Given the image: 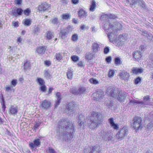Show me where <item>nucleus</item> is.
Listing matches in <instances>:
<instances>
[{"label":"nucleus","instance_id":"nucleus-1","mask_svg":"<svg viewBox=\"0 0 153 153\" xmlns=\"http://www.w3.org/2000/svg\"><path fill=\"white\" fill-rule=\"evenodd\" d=\"M117 16L113 14L102 13L100 17L101 20L105 21L103 25V29L108 33V35L110 42L114 43L117 42V31L121 28L120 24L115 22L113 23L111 19H114Z\"/></svg>","mask_w":153,"mask_h":153},{"label":"nucleus","instance_id":"nucleus-2","mask_svg":"<svg viewBox=\"0 0 153 153\" xmlns=\"http://www.w3.org/2000/svg\"><path fill=\"white\" fill-rule=\"evenodd\" d=\"M75 130L73 124L68 119H62L58 123L56 135L63 140L68 141L73 138Z\"/></svg>","mask_w":153,"mask_h":153},{"label":"nucleus","instance_id":"nucleus-3","mask_svg":"<svg viewBox=\"0 0 153 153\" xmlns=\"http://www.w3.org/2000/svg\"><path fill=\"white\" fill-rule=\"evenodd\" d=\"M102 116L100 112H91L87 117L86 122L88 127L92 130L99 126L101 122Z\"/></svg>","mask_w":153,"mask_h":153},{"label":"nucleus","instance_id":"nucleus-4","mask_svg":"<svg viewBox=\"0 0 153 153\" xmlns=\"http://www.w3.org/2000/svg\"><path fill=\"white\" fill-rule=\"evenodd\" d=\"M132 126L136 130L142 128L143 123L141 118L139 116L135 117L133 119Z\"/></svg>","mask_w":153,"mask_h":153},{"label":"nucleus","instance_id":"nucleus-5","mask_svg":"<svg viewBox=\"0 0 153 153\" xmlns=\"http://www.w3.org/2000/svg\"><path fill=\"white\" fill-rule=\"evenodd\" d=\"M128 130L126 126H124L117 133L116 136L119 141L123 139L125 136L128 134Z\"/></svg>","mask_w":153,"mask_h":153},{"label":"nucleus","instance_id":"nucleus-6","mask_svg":"<svg viewBox=\"0 0 153 153\" xmlns=\"http://www.w3.org/2000/svg\"><path fill=\"white\" fill-rule=\"evenodd\" d=\"M99 134L102 139L105 141H110L112 139L113 137L111 134L108 133L107 131L101 130Z\"/></svg>","mask_w":153,"mask_h":153},{"label":"nucleus","instance_id":"nucleus-7","mask_svg":"<svg viewBox=\"0 0 153 153\" xmlns=\"http://www.w3.org/2000/svg\"><path fill=\"white\" fill-rule=\"evenodd\" d=\"M130 5H134L138 4V5L141 6L144 9L146 8V6L144 1L143 0H126Z\"/></svg>","mask_w":153,"mask_h":153},{"label":"nucleus","instance_id":"nucleus-8","mask_svg":"<svg viewBox=\"0 0 153 153\" xmlns=\"http://www.w3.org/2000/svg\"><path fill=\"white\" fill-rule=\"evenodd\" d=\"M40 107L41 109L47 110L51 107V102L47 100L40 102Z\"/></svg>","mask_w":153,"mask_h":153},{"label":"nucleus","instance_id":"nucleus-9","mask_svg":"<svg viewBox=\"0 0 153 153\" xmlns=\"http://www.w3.org/2000/svg\"><path fill=\"white\" fill-rule=\"evenodd\" d=\"M118 90L114 86H110L108 87L107 89V93L113 97H117V91Z\"/></svg>","mask_w":153,"mask_h":153},{"label":"nucleus","instance_id":"nucleus-10","mask_svg":"<svg viewBox=\"0 0 153 153\" xmlns=\"http://www.w3.org/2000/svg\"><path fill=\"white\" fill-rule=\"evenodd\" d=\"M118 95L117 100L120 102H124L126 96V93L122 91L118 90L117 91V95Z\"/></svg>","mask_w":153,"mask_h":153},{"label":"nucleus","instance_id":"nucleus-11","mask_svg":"<svg viewBox=\"0 0 153 153\" xmlns=\"http://www.w3.org/2000/svg\"><path fill=\"white\" fill-rule=\"evenodd\" d=\"M104 92L101 90H98L96 93L93 94L94 99L96 101H100L104 96Z\"/></svg>","mask_w":153,"mask_h":153},{"label":"nucleus","instance_id":"nucleus-12","mask_svg":"<svg viewBox=\"0 0 153 153\" xmlns=\"http://www.w3.org/2000/svg\"><path fill=\"white\" fill-rule=\"evenodd\" d=\"M33 143H31L29 144V146L31 149H33L35 147H39L41 145L40 140L38 138L35 139L33 140Z\"/></svg>","mask_w":153,"mask_h":153},{"label":"nucleus","instance_id":"nucleus-13","mask_svg":"<svg viewBox=\"0 0 153 153\" xmlns=\"http://www.w3.org/2000/svg\"><path fill=\"white\" fill-rule=\"evenodd\" d=\"M23 11V10L21 8H16L12 10L11 15L17 16L21 15Z\"/></svg>","mask_w":153,"mask_h":153},{"label":"nucleus","instance_id":"nucleus-14","mask_svg":"<svg viewBox=\"0 0 153 153\" xmlns=\"http://www.w3.org/2000/svg\"><path fill=\"white\" fill-rule=\"evenodd\" d=\"M50 5L46 2H43L39 5L38 10L40 11H44L50 9Z\"/></svg>","mask_w":153,"mask_h":153},{"label":"nucleus","instance_id":"nucleus-15","mask_svg":"<svg viewBox=\"0 0 153 153\" xmlns=\"http://www.w3.org/2000/svg\"><path fill=\"white\" fill-rule=\"evenodd\" d=\"M78 127L80 128L84 124L85 122V117L82 114L79 115L78 119Z\"/></svg>","mask_w":153,"mask_h":153},{"label":"nucleus","instance_id":"nucleus-16","mask_svg":"<svg viewBox=\"0 0 153 153\" xmlns=\"http://www.w3.org/2000/svg\"><path fill=\"white\" fill-rule=\"evenodd\" d=\"M108 121L110 123V125L114 129L117 130L119 128V126L117 123H115L113 118H110L108 120Z\"/></svg>","mask_w":153,"mask_h":153},{"label":"nucleus","instance_id":"nucleus-17","mask_svg":"<svg viewBox=\"0 0 153 153\" xmlns=\"http://www.w3.org/2000/svg\"><path fill=\"white\" fill-rule=\"evenodd\" d=\"M75 107L74 104L73 102H70L68 104L66 105L65 109L70 112H72L74 111Z\"/></svg>","mask_w":153,"mask_h":153},{"label":"nucleus","instance_id":"nucleus-18","mask_svg":"<svg viewBox=\"0 0 153 153\" xmlns=\"http://www.w3.org/2000/svg\"><path fill=\"white\" fill-rule=\"evenodd\" d=\"M101 151L100 147L96 145L92 147L91 150L89 153H100Z\"/></svg>","mask_w":153,"mask_h":153},{"label":"nucleus","instance_id":"nucleus-19","mask_svg":"<svg viewBox=\"0 0 153 153\" xmlns=\"http://www.w3.org/2000/svg\"><path fill=\"white\" fill-rule=\"evenodd\" d=\"M120 75L121 78L125 80H128L130 76L128 73L126 71H123L120 74Z\"/></svg>","mask_w":153,"mask_h":153},{"label":"nucleus","instance_id":"nucleus-20","mask_svg":"<svg viewBox=\"0 0 153 153\" xmlns=\"http://www.w3.org/2000/svg\"><path fill=\"white\" fill-rule=\"evenodd\" d=\"M132 55L136 60H138L140 59L142 56L141 53L140 51H138L133 52Z\"/></svg>","mask_w":153,"mask_h":153},{"label":"nucleus","instance_id":"nucleus-21","mask_svg":"<svg viewBox=\"0 0 153 153\" xmlns=\"http://www.w3.org/2000/svg\"><path fill=\"white\" fill-rule=\"evenodd\" d=\"M100 45L96 42L92 43V47L93 52L95 53H97L100 50Z\"/></svg>","mask_w":153,"mask_h":153},{"label":"nucleus","instance_id":"nucleus-22","mask_svg":"<svg viewBox=\"0 0 153 153\" xmlns=\"http://www.w3.org/2000/svg\"><path fill=\"white\" fill-rule=\"evenodd\" d=\"M56 97L57 98V100L56 101V104L55 105V108H56L58 107V106L60 104L61 100L62 99L61 97V94L59 92H58L56 93Z\"/></svg>","mask_w":153,"mask_h":153},{"label":"nucleus","instance_id":"nucleus-23","mask_svg":"<svg viewBox=\"0 0 153 153\" xmlns=\"http://www.w3.org/2000/svg\"><path fill=\"white\" fill-rule=\"evenodd\" d=\"M10 113L12 115H15L18 113V108L14 106H12L9 108Z\"/></svg>","mask_w":153,"mask_h":153},{"label":"nucleus","instance_id":"nucleus-24","mask_svg":"<svg viewBox=\"0 0 153 153\" xmlns=\"http://www.w3.org/2000/svg\"><path fill=\"white\" fill-rule=\"evenodd\" d=\"M68 33L67 30L66 29L61 30L59 34V37L62 39H65Z\"/></svg>","mask_w":153,"mask_h":153},{"label":"nucleus","instance_id":"nucleus-25","mask_svg":"<svg viewBox=\"0 0 153 153\" xmlns=\"http://www.w3.org/2000/svg\"><path fill=\"white\" fill-rule=\"evenodd\" d=\"M46 48L45 47L39 46L37 48L36 51L39 54L44 53Z\"/></svg>","mask_w":153,"mask_h":153},{"label":"nucleus","instance_id":"nucleus-26","mask_svg":"<svg viewBox=\"0 0 153 153\" xmlns=\"http://www.w3.org/2000/svg\"><path fill=\"white\" fill-rule=\"evenodd\" d=\"M78 13L79 16V17L83 18L85 17V18L87 16V13L82 9H80Z\"/></svg>","mask_w":153,"mask_h":153},{"label":"nucleus","instance_id":"nucleus-27","mask_svg":"<svg viewBox=\"0 0 153 153\" xmlns=\"http://www.w3.org/2000/svg\"><path fill=\"white\" fill-rule=\"evenodd\" d=\"M132 70L133 73L135 74H137L138 73H141L143 71L142 69L134 67L132 68Z\"/></svg>","mask_w":153,"mask_h":153},{"label":"nucleus","instance_id":"nucleus-28","mask_svg":"<svg viewBox=\"0 0 153 153\" xmlns=\"http://www.w3.org/2000/svg\"><path fill=\"white\" fill-rule=\"evenodd\" d=\"M1 101H0L1 103L2 106V108L3 112H4L6 108V106L5 105V102L3 97L2 96V97H1Z\"/></svg>","mask_w":153,"mask_h":153},{"label":"nucleus","instance_id":"nucleus-29","mask_svg":"<svg viewBox=\"0 0 153 153\" xmlns=\"http://www.w3.org/2000/svg\"><path fill=\"white\" fill-rule=\"evenodd\" d=\"M150 101L149 96H146L143 97V101L145 105H149Z\"/></svg>","mask_w":153,"mask_h":153},{"label":"nucleus","instance_id":"nucleus-30","mask_svg":"<svg viewBox=\"0 0 153 153\" xmlns=\"http://www.w3.org/2000/svg\"><path fill=\"white\" fill-rule=\"evenodd\" d=\"M24 69L25 72L27 70H30V65L29 61H27L24 63Z\"/></svg>","mask_w":153,"mask_h":153},{"label":"nucleus","instance_id":"nucleus-31","mask_svg":"<svg viewBox=\"0 0 153 153\" xmlns=\"http://www.w3.org/2000/svg\"><path fill=\"white\" fill-rule=\"evenodd\" d=\"M96 5L95 1L94 0L92 1L90 8V11L92 12L94 11L96 8Z\"/></svg>","mask_w":153,"mask_h":153},{"label":"nucleus","instance_id":"nucleus-32","mask_svg":"<svg viewBox=\"0 0 153 153\" xmlns=\"http://www.w3.org/2000/svg\"><path fill=\"white\" fill-rule=\"evenodd\" d=\"M46 35L47 39H51L52 38L54 37L53 32H51L50 31H48L46 33Z\"/></svg>","mask_w":153,"mask_h":153},{"label":"nucleus","instance_id":"nucleus-33","mask_svg":"<svg viewBox=\"0 0 153 153\" xmlns=\"http://www.w3.org/2000/svg\"><path fill=\"white\" fill-rule=\"evenodd\" d=\"M36 81L40 86L45 84V82L43 79L41 78H38Z\"/></svg>","mask_w":153,"mask_h":153},{"label":"nucleus","instance_id":"nucleus-34","mask_svg":"<svg viewBox=\"0 0 153 153\" xmlns=\"http://www.w3.org/2000/svg\"><path fill=\"white\" fill-rule=\"evenodd\" d=\"M24 21V24L25 26H30L31 23V21L28 19H26L23 20Z\"/></svg>","mask_w":153,"mask_h":153},{"label":"nucleus","instance_id":"nucleus-35","mask_svg":"<svg viewBox=\"0 0 153 153\" xmlns=\"http://www.w3.org/2000/svg\"><path fill=\"white\" fill-rule=\"evenodd\" d=\"M138 101L133 98L132 100H129V105H135L137 104Z\"/></svg>","mask_w":153,"mask_h":153},{"label":"nucleus","instance_id":"nucleus-36","mask_svg":"<svg viewBox=\"0 0 153 153\" xmlns=\"http://www.w3.org/2000/svg\"><path fill=\"white\" fill-rule=\"evenodd\" d=\"M67 78L69 79H71L72 77V73L70 69H68L66 73Z\"/></svg>","mask_w":153,"mask_h":153},{"label":"nucleus","instance_id":"nucleus-37","mask_svg":"<svg viewBox=\"0 0 153 153\" xmlns=\"http://www.w3.org/2000/svg\"><path fill=\"white\" fill-rule=\"evenodd\" d=\"M52 24L55 25H57L59 23V22L58 19L57 18H55L53 19H51V20Z\"/></svg>","mask_w":153,"mask_h":153},{"label":"nucleus","instance_id":"nucleus-38","mask_svg":"<svg viewBox=\"0 0 153 153\" xmlns=\"http://www.w3.org/2000/svg\"><path fill=\"white\" fill-rule=\"evenodd\" d=\"M89 81L91 83L97 85L99 84V82L94 78H91Z\"/></svg>","mask_w":153,"mask_h":153},{"label":"nucleus","instance_id":"nucleus-39","mask_svg":"<svg viewBox=\"0 0 153 153\" xmlns=\"http://www.w3.org/2000/svg\"><path fill=\"white\" fill-rule=\"evenodd\" d=\"M79 94H81L85 93L86 90V89L85 88L80 87L78 88Z\"/></svg>","mask_w":153,"mask_h":153},{"label":"nucleus","instance_id":"nucleus-40","mask_svg":"<svg viewBox=\"0 0 153 153\" xmlns=\"http://www.w3.org/2000/svg\"><path fill=\"white\" fill-rule=\"evenodd\" d=\"M78 90L75 88H72L71 89V92L74 95L79 94Z\"/></svg>","mask_w":153,"mask_h":153},{"label":"nucleus","instance_id":"nucleus-41","mask_svg":"<svg viewBox=\"0 0 153 153\" xmlns=\"http://www.w3.org/2000/svg\"><path fill=\"white\" fill-rule=\"evenodd\" d=\"M115 63L118 65H120L122 63V62L120 59L118 57H117L115 59Z\"/></svg>","mask_w":153,"mask_h":153},{"label":"nucleus","instance_id":"nucleus-42","mask_svg":"<svg viewBox=\"0 0 153 153\" xmlns=\"http://www.w3.org/2000/svg\"><path fill=\"white\" fill-rule=\"evenodd\" d=\"M78 39V36L76 34H74L72 36L71 39L73 41H76Z\"/></svg>","mask_w":153,"mask_h":153},{"label":"nucleus","instance_id":"nucleus-43","mask_svg":"<svg viewBox=\"0 0 153 153\" xmlns=\"http://www.w3.org/2000/svg\"><path fill=\"white\" fill-rule=\"evenodd\" d=\"M115 73L114 71L113 70H110L108 74V76L109 78L113 77Z\"/></svg>","mask_w":153,"mask_h":153},{"label":"nucleus","instance_id":"nucleus-44","mask_svg":"<svg viewBox=\"0 0 153 153\" xmlns=\"http://www.w3.org/2000/svg\"><path fill=\"white\" fill-rule=\"evenodd\" d=\"M149 130L152 128L153 127V120L151 121L148 123L146 127Z\"/></svg>","mask_w":153,"mask_h":153},{"label":"nucleus","instance_id":"nucleus-45","mask_svg":"<svg viewBox=\"0 0 153 153\" xmlns=\"http://www.w3.org/2000/svg\"><path fill=\"white\" fill-rule=\"evenodd\" d=\"M149 67H150V69L151 70H152V68H153V56H152L151 58Z\"/></svg>","mask_w":153,"mask_h":153},{"label":"nucleus","instance_id":"nucleus-46","mask_svg":"<svg viewBox=\"0 0 153 153\" xmlns=\"http://www.w3.org/2000/svg\"><path fill=\"white\" fill-rule=\"evenodd\" d=\"M55 56L57 60H61L62 58V55L60 53H56Z\"/></svg>","mask_w":153,"mask_h":153},{"label":"nucleus","instance_id":"nucleus-47","mask_svg":"<svg viewBox=\"0 0 153 153\" xmlns=\"http://www.w3.org/2000/svg\"><path fill=\"white\" fill-rule=\"evenodd\" d=\"M40 29L38 27H35L33 30V32L35 34H38L39 32Z\"/></svg>","mask_w":153,"mask_h":153},{"label":"nucleus","instance_id":"nucleus-48","mask_svg":"<svg viewBox=\"0 0 153 153\" xmlns=\"http://www.w3.org/2000/svg\"><path fill=\"white\" fill-rule=\"evenodd\" d=\"M45 76L46 78H49L50 77V74L49 72L47 71H44Z\"/></svg>","mask_w":153,"mask_h":153},{"label":"nucleus","instance_id":"nucleus-49","mask_svg":"<svg viewBox=\"0 0 153 153\" xmlns=\"http://www.w3.org/2000/svg\"><path fill=\"white\" fill-rule=\"evenodd\" d=\"M62 18L63 19H67L70 17V16L68 14H64L62 15Z\"/></svg>","mask_w":153,"mask_h":153},{"label":"nucleus","instance_id":"nucleus-50","mask_svg":"<svg viewBox=\"0 0 153 153\" xmlns=\"http://www.w3.org/2000/svg\"><path fill=\"white\" fill-rule=\"evenodd\" d=\"M114 103L110 101L108 103L106 104V106L109 108L112 107L114 105Z\"/></svg>","mask_w":153,"mask_h":153},{"label":"nucleus","instance_id":"nucleus-51","mask_svg":"<svg viewBox=\"0 0 153 153\" xmlns=\"http://www.w3.org/2000/svg\"><path fill=\"white\" fill-rule=\"evenodd\" d=\"M40 89L42 92L45 91L47 90V88L45 84L41 85Z\"/></svg>","mask_w":153,"mask_h":153},{"label":"nucleus","instance_id":"nucleus-52","mask_svg":"<svg viewBox=\"0 0 153 153\" xmlns=\"http://www.w3.org/2000/svg\"><path fill=\"white\" fill-rule=\"evenodd\" d=\"M72 60L74 62H76L79 59V57L78 56H73L71 57Z\"/></svg>","mask_w":153,"mask_h":153},{"label":"nucleus","instance_id":"nucleus-53","mask_svg":"<svg viewBox=\"0 0 153 153\" xmlns=\"http://www.w3.org/2000/svg\"><path fill=\"white\" fill-rule=\"evenodd\" d=\"M30 12V10L29 8H27L24 11V13L25 15H28Z\"/></svg>","mask_w":153,"mask_h":153},{"label":"nucleus","instance_id":"nucleus-54","mask_svg":"<svg viewBox=\"0 0 153 153\" xmlns=\"http://www.w3.org/2000/svg\"><path fill=\"white\" fill-rule=\"evenodd\" d=\"M109 51V48L108 47H106L104 49V53L105 54H107Z\"/></svg>","mask_w":153,"mask_h":153},{"label":"nucleus","instance_id":"nucleus-55","mask_svg":"<svg viewBox=\"0 0 153 153\" xmlns=\"http://www.w3.org/2000/svg\"><path fill=\"white\" fill-rule=\"evenodd\" d=\"M19 22L18 21L15 22L14 21H13L12 22V25L13 26L15 27H18L19 26L18 23Z\"/></svg>","mask_w":153,"mask_h":153},{"label":"nucleus","instance_id":"nucleus-56","mask_svg":"<svg viewBox=\"0 0 153 153\" xmlns=\"http://www.w3.org/2000/svg\"><path fill=\"white\" fill-rule=\"evenodd\" d=\"M41 123L40 122L36 123L34 125V129H36L38 128L40 126Z\"/></svg>","mask_w":153,"mask_h":153},{"label":"nucleus","instance_id":"nucleus-57","mask_svg":"<svg viewBox=\"0 0 153 153\" xmlns=\"http://www.w3.org/2000/svg\"><path fill=\"white\" fill-rule=\"evenodd\" d=\"M141 79L140 78L138 77L135 80V83L136 84H137L140 82H141Z\"/></svg>","mask_w":153,"mask_h":153},{"label":"nucleus","instance_id":"nucleus-58","mask_svg":"<svg viewBox=\"0 0 153 153\" xmlns=\"http://www.w3.org/2000/svg\"><path fill=\"white\" fill-rule=\"evenodd\" d=\"M91 53L89 52L87 53L85 55V58L87 59H90L91 58Z\"/></svg>","mask_w":153,"mask_h":153},{"label":"nucleus","instance_id":"nucleus-59","mask_svg":"<svg viewBox=\"0 0 153 153\" xmlns=\"http://www.w3.org/2000/svg\"><path fill=\"white\" fill-rule=\"evenodd\" d=\"M145 47L144 45H141L140 46L139 48V51H140L141 52H142L144 51L145 50Z\"/></svg>","mask_w":153,"mask_h":153},{"label":"nucleus","instance_id":"nucleus-60","mask_svg":"<svg viewBox=\"0 0 153 153\" xmlns=\"http://www.w3.org/2000/svg\"><path fill=\"white\" fill-rule=\"evenodd\" d=\"M48 151L49 153H56L54 149L51 148H49Z\"/></svg>","mask_w":153,"mask_h":153},{"label":"nucleus","instance_id":"nucleus-61","mask_svg":"<svg viewBox=\"0 0 153 153\" xmlns=\"http://www.w3.org/2000/svg\"><path fill=\"white\" fill-rule=\"evenodd\" d=\"M137 104H138L139 106L141 107H143L145 105L143 101H138Z\"/></svg>","mask_w":153,"mask_h":153},{"label":"nucleus","instance_id":"nucleus-62","mask_svg":"<svg viewBox=\"0 0 153 153\" xmlns=\"http://www.w3.org/2000/svg\"><path fill=\"white\" fill-rule=\"evenodd\" d=\"M17 83V82H16V80L13 79L12 81V84L14 87L16 85Z\"/></svg>","mask_w":153,"mask_h":153},{"label":"nucleus","instance_id":"nucleus-63","mask_svg":"<svg viewBox=\"0 0 153 153\" xmlns=\"http://www.w3.org/2000/svg\"><path fill=\"white\" fill-rule=\"evenodd\" d=\"M143 35L147 38H148L149 36H150V35L148 34L146 31H144L143 32Z\"/></svg>","mask_w":153,"mask_h":153},{"label":"nucleus","instance_id":"nucleus-64","mask_svg":"<svg viewBox=\"0 0 153 153\" xmlns=\"http://www.w3.org/2000/svg\"><path fill=\"white\" fill-rule=\"evenodd\" d=\"M111 57L110 56L107 57L106 58V61L107 62H108V63L110 62L111 61Z\"/></svg>","mask_w":153,"mask_h":153}]
</instances>
